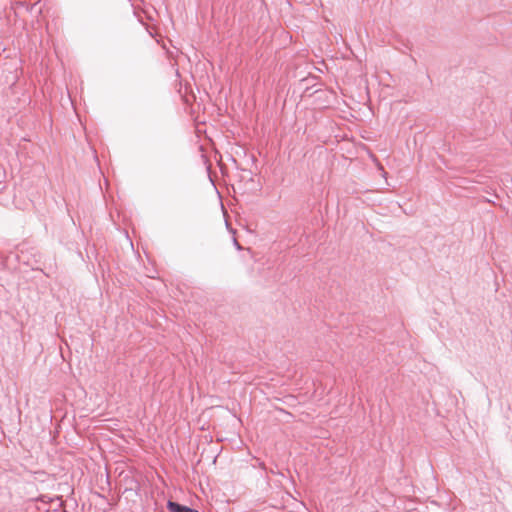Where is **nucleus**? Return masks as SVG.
I'll return each mask as SVG.
<instances>
[{"label":"nucleus","mask_w":512,"mask_h":512,"mask_svg":"<svg viewBox=\"0 0 512 512\" xmlns=\"http://www.w3.org/2000/svg\"><path fill=\"white\" fill-rule=\"evenodd\" d=\"M167 507L170 512H192V508L182 506L173 501H168Z\"/></svg>","instance_id":"nucleus-1"},{"label":"nucleus","mask_w":512,"mask_h":512,"mask_svg":"<svg viewBox=\"0 0 512 512\" xmlns=\"http://www.w3.org/2000/svg\"><path fill=\"white\" fill-rule=\"evenodd\" d=\"M178 92H179V94L181 95V97H182L183 101H184L185 103H188V102H189V99H188L187 93L185 92V94H182L181 89H180Z\"/></svg>","instance_id":"nucleus-2"},{"label":"nucleus","mask_w":512,"mask_h":512,"mask_svg":"<svg viewBox=\"0 0 512 512\" xmlns=\"http://www.w3.org/2000/svg\"><path fill=\"white\" fill-rule=\"evenodd\" d=\"M194 512H197V511H194Z\"/></svg>","instance_id":"nucleus-3"}]
</instances>
